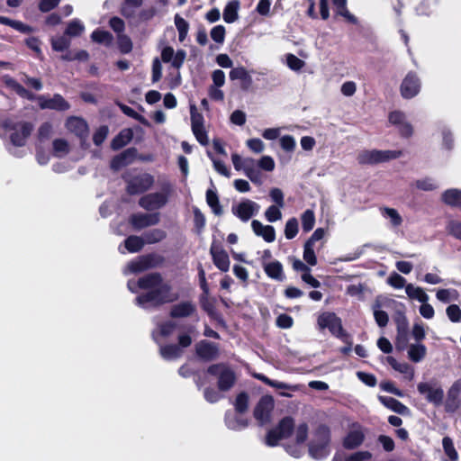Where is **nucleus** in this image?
<instances>
[{
    "mask_svg": "<svg viewBox=\"0 0 461 461\" xmlns=\"http://www.w3.org/2000/svg\"><path fill=\"white\" fill-rule=\"evenodd\" d=\"M210 254L212 256L214 266L222 272H227L230 268V258L228 253L222 248L221 242L213 240L210 247Z\"/></svg>",
    "mask_w": 461,
    "mask_h": 461,
    "instance_id": "nucleus-8",
    "label": "nucleus"
},
{
    "mask_svg": "<svg viewBox=\"0 0 461 461\" xmlns=\"http://www.w3.org/2000/svg\"><path fill=\"white\" fill-rule=\"evenodd\" d=\"M421 82L415 71H409L400 86L401 95L404 99L415 97L420 91Z\"/></svg>",
    "mask_w": 461,
    "mask_h": 461,
    "instance_id": "nucleus-6",
    "label": "nucleus"
},
{
    "mask_svg": "<svg viewBox=\"0 0 461 461\" xmlns=\"http://www.w3.org/2000/svg\"><path fill=\"white\" fill-rule=\"evenodd\" d=\"M208 94L210 98L214 101H222L224 99V94L218 86H210Z\"/></svg>",
    "mask_w": 461,
    "mask_h": 461,
    "instance_id": "nucleus-61",
    "label": "nucleus"
},
{
    "mask_svg": "<svg viewBox=\"0 0 461 461\" xmlns=\"http://www.w3.org/2000/svg\"><path fill=\"white\" fill-rule=\"evenodd\" d=\"M174 20H175V25L178 32V40L180 42H183L187 36L188 30H189V23L183 17H181L178 14H176L175 15Z\"/></svg>",
    "mask_w": 461,
    "mask_h": 461,
    "instance_id": "nucleus-27",
    "label": "nucleus"
},
{
    "mask_svg": "<svg viewBox=\"0 0 461 461\" xmlns=\"http://www.w3.org/2000/svg\"><path fill=\"white\" fill-rule=\"evenodd\" d=\"M160 221L158 212L152 213H142L137 212L132 213L129 217V223L134 230H140L144 228L157 225Z\"/></svg>",
    "mask_w": 461,
    "mask_h": 461,
    "instance_id": "nucleus-9",
    "label": "nucleus"
},
{
    "mask_svg": "<svg viewBox=\"0 0 461 461\" xmlns=\"http://www.w3.org/2000/svg\"><path fill=\"white\" fill-rule=\"evenodd\" d=\"M206 203L212 209L215 215H221L223 213L222 206L220 204L219 196L216 191L208 189L206 191Z\"/></svg>",
    "mask_w": 461,
    "mask_h": 461,
    "instance_id": "nucleus-22",
    "label": "nucleus"
},
{
    "mask_svg": "<svg viewBox=\"0 0 461 461\" xmlns=\"http://www.w3.org/2000/svg\"><path fill=\"white\" fill-rule=\"evenodd\" d=\"M60 0H41L39 3V10L42 13H48L58 6Z\"/></svg>",
    "mask_w": 461,
    "mask_h": 461,
    "instance_id": "nucleus-54",
    "label": "nucleus"
},
{
    "mask_svg": "<svg viewBox=\"0 0 461 461\" xmlns=\"http://www.w3.org/2000/svg\"><path fill=\"white\" fill-rule=\"evenodd\" d=\"M193 214H194V230L197 235H201L204 230L206 224V219L202 211L196 207H193Z\"/></svg>",
    "mask_w": 461,
    "mask_h": 461,
    "instance_id": "nucleus-24",
    "label": "nucleus"
},
{
    "mask_svg": "<svg viewBox=\"0 0 461 461\" xmlns=\"http://www.w3.org/2000/svg\"><path fill=\"white\" fill-rule=\"evenodd\" d=\"M25 44L30 50H33L37 54V56L41 54V42L39 38L33 36L29 37L25 40Z\"/></svg>",
    "mask_w": 461,
    "mask_h": 461,
    "instance_id": "nucleus-50",
    "label": "nucleus"
},
{
    "mask_svg": "<svg viewBox=\"0 0 461 461\" xmlns=\"http://www.w3.org/2000/svg\"><path fill=\"white\" fill-rule=\"evenodd\" d=\"M119 49L123 54H127L132 50V42L128 36H122L119 39Z\"/></svg>",
    "mask_w": 461,
    "mask_h": 461,
    "instance_id": "nucleus-56",
    "label": "nucleus"
},
{
    "mask_svg": "<svg viewBox=\"0 0 461 461\" xmlns=\"http://www.w3.org/2000/svg\"><path fill=\"white\" fill-rule=\"evenodd\" d=\"M190 119L192 131L204 128L203 115L197 111L194 104H190Z\"/></svg>",
    "mask_w": 461,
    "mask_h": 461,
    "instance_id": "nucleus-26",
    "label": "nucleus"
},
{
    "mask_svg": "<svg viewBox=\"0 0 461 461\" xmlns=\"http://www.w3.org/2000/svg\"><path fill=\"white\" fill-rule=\"evenodd\" d=\"M196 140L203 146H206L209 143L208 134L205 128L192 131Z\"/></svg>",
    "mask_w": 461,
    "mask_h": 461,
    "instance_id": "nucleus-58",
    "label": "nucleus"
},
{
    "mask_svg": "<svg viewBox=\"0 0 461 461\" xmlns=\"http://www.w3.org/2000/svg\"><path fill=\"white\" fill-rule=\"evenodd\" d=\"M165 262V258L157 253H148L139 257L137 260L131 261L129 268L132 273H140L145 270L161 266Z\"/></svg>",
    "mask_w": 461,
    "mask_h": 461,
    "instance_id": "nucleus-5",
    "label": "nucleus"
},
{
    "mask_svg": "<svg viewBox=\"0 0 461 461\" xmlns=\"http://www.w3.org/2000/svg\"><path fill=\"white\" fill-rule=\"evenodd\" d=\"M441 201L447 206L461 210V189H447L441 194Z\"/></svg>",
    "mask_w": 461,
    "mask_h": 461,
    "instance_id": "nucleus-17",
    "label": "nucleus"
},
{
    "mask_svg": "<svg viewBox=\"0 0 461 461\" xmlns=\"http://www.w3.org/2000/svg\"><path fill=\"white\" fill-rule=\"evenodd\" d=\"M171 184L169 182H166L162 185V191L164 193L155 192L148 194L139 200V205L147 211L162 208L167 203V196L171 192Z\"/></svg>",
    "mask_w": 461,
    "mask_h": 461,
    "instance_id": "nucleus-4",
    "label": "nucleus"
},
{
    "mask_svg": "<svg viewBox=\"0 0 461 461\" xmlns=\"http://www.w3.org/2000/svg\"><path fill=\"white\" fill-rule=\"evenodd\" d=\"M401 137L408 139L413 134V128L410 122H403L402 124L397 126Z\"/></svg>",
    "mask_w": 461,
    "mask_h": 461,
    "instance_id": "nucleus-57",
    "label": "nucleus"
},
{
    "mask_svg": "<svg viewBox=\"0 0 461 461\" xmlns=\"http://www.w3.org/2000/svg\"><path fill=\"white\" fill-rule=\"evenodd\" d=\"M216 62L220 67L224 68H232L233 65L232 60L227 54H219L216 57Z\"/></svg>",
    "mask_w": 461,
    "mask_h": 461,
    "instance_id": "nucleus-64",
    "label": "nucleus"
},
{
    "mask_svg": "<svg viewBox=\"0 0 461 461\" xmlns=\"http://www.w3.org/2000/svg\"><path fill=\"white\" fill-rule=\"evenodd\" d=\"M271 1L270 0H259L256 10L261 15H268L270 11Z\"/></svg>",
    "mask_w": 461,
    "mask_h": 461,
    "instance_id": "nucleus-62",
    "label": "nucleus"
},
{
    "mask_svg": "<svg viewBox=\"0 0 461 461\" xmlns=\"http://www.w3.org/2000/svg\"><path fill=\"white\" fill-rule=\"evenodd\" d=\"M357 86L355 82L347 81L341 86V93L346 96H351L356 93Z\"/></svg>",
    "mask_w": 461,
    "mask_h": 461,
    "instance_id": "nucleus-63",
    "label": "nucleus"
},
{
    "mask_svg": "<svg viewBox=\"0 0 461 461\" xmlns=\"http://www.w3.org/2000/svg\"><path fill=\"white\" fill-rule=\"evenodd\" d=\"M66 128L78 137L81 141H85L88 137V124L83 118L70 116L66 122Z\"/></svg>",
    "mask_w": 461,
    "mask_h": 461,
    "instance_id": "nucleus-10",
    "label": "nucleus"
},
{
    "mask_svg": "<svg viewBox=\"0 0 461 461\" xmlns=\"http://www.w3.org/2000/svg\"><path fill=\"white\" fill-rule=\"evenodd\" d=\"M225 34H226L225 27L221 24L214 26L210 32V36H211L212 40L213 41H215L216 43H220V44L224 42Z\"/></svg>",
    "mask_w": 461,
    "mask_h": 461,
    "instance_id": "nucleus-36",
    "label": "nucleus"
},
{
    "mask_svg": "<svg viewBox=\"0 0 461 461\" xmlns=\"http://www.w3.org/2000/svg\"><path fill=\"white\" fill-rule=\"evenodd\" d=\"M336 9L337 14L344 17L348 23L351 24L357 23V18L348 10L347 5H344V7H338Z\"/></svg>",
    "mask_w": 461,
    "mask_h": 461,
    "instance_id": "nucleus-51",
    "label": "nucleus"
},
{
    "mask_svg": "<svg viewBox=\"0 0 461 461\" xmlns=\"http://www.w3.org/2000/svg\"><path fill=\"white\" fill-rule=\"evenodd\" d=\"M137 155L138 150L136 148H128L112 158L110 167L113 170L117 171L131 164L136 158Z\"/></svg>",
    "mask_w": 461,
    "mask_h": 461,
    "instance_id": "nucleus-11",
    "label": "nucleus"
},
{
    "mask_svg": "<svg viewBox=\"0 0 461 461\" xmlns=\"http://www.w3.org/2000/svg\"><path fill=\"white\" fill-rule=\"evenodd\" d=\"M212 78L213 82V86L221 87L225 83V74L221 69H216L212 74Z\"/></svg>",
    "mask_w": 461,
    "mask_h": 461,
    "instance_id": "nucleus-59",
    "label": "nucleus"
},
{
    "mask_svg": "<svg viewBox=\"0 0 461 461\" xmlns=\"http://www.w3.org/2000/svg\"><path fill=\"white\" fill-rule=\"evenodd\" d=\"M240 0H230L223 9V20L227 23H232L239 18Z\"/></svg>",
    "mask_w": 461,
    "mask_h": 461,
    "instance_id": "nucleus-19",
    "label": "nucleus"
},
{
    "mask_svg": "<svg viewBox=\"0 0 461 461\" xmlns=\"http://www.w3.org/2000/svg\"><path fill=\"white\" fill-rule=\"evenodd\" d=\"M402 155V150H363L357 155V162L360 165H376L399 158Z\"/></svg>",
    "mask_w": 461,
    "mask_h": 461,
    "instance_id": "nucleus-3",
    "label": "nucleus"
},
{
    "mask_svg": "<svg viewBox=\"0 0 461 461\" xmlns=\"http://www.w3.org/2000/svg\"><path fill=\"white\" fill-rule=\"evenodd\" d=\"M230 80H240V88L248 91L253 83L252 77L244 67L234 68L229 74Z\"/></svg>",
    "mask_w": 461,
    "mask_h": 461,
    "instance_id": "nucleus-14",
    "label": "nucleus"
},
{
    "mask_svg": "<svg viewBox=\"0 0 461 461\" xmlns=\"http://www.w3.org/2000/svg\"><path fill=\"white\" fill-rule=\"evenodd\" d=\"M266 274L276 280H283L284 272L282 264L276 260L267 264L264 267Z\"/></svg>",
    "mask_w": 461,
    "mask_h": 461,
    "instance_id": "nucleus-23",
    "label": "nucleus"
},
{
    "mask_svg": "<svg viewBox=\"0 0 461 461\" xmlns=\"http://www.w3.org/2000/svg\"><path fill=\"white\" fill-rule=\"evenodd\" d=\"M109 132L108 126L102 125L100 126L93 135V142L96 146H100L105 140Z\"/></svg>",
    "mask_w": 461,
    "mask_h": 461,
    "instance_id": "nucleus-40",
    "label": "nucleus"
},
{
    "mask_svg": "<svg viewBox=\"0 0 461 461\" xmlns=\"http://www.w3.org/2000/svg\"><path fill=\"white\" fill-rule=\"evenodd\" d=\"M279 206L270 205L265 212V217L269 222L277 221L282 218V212Z\"/></svg>",
    "mask_w": 461,
    "mask_h": 461,
    "instance_id": "nucleus-39",
    "label": "nucleus"
},
{
    "mask_svg": "<svg viewBox=\"0 0 461 461\" xmlns=\"http://www.w3.org/2000/svg\"><path fill=\"white\" fill-rule=\"evenodd\" d=\"M303 259L310 266H315L317 264V258L313 249V246L310 243H304Z\"/></svg>",
    "mask_w": 461,
    "mask_h": 461,
    "instance_id": "nucleus-38",
    "label": "nucleus"
},
{
    "mask_svg": "<svg viewBox=\"0 0 461 461\" xmlns=\"http://www.w3.org/2000/svg\"><path fill=\"white\" fill-rule=\"evenodd\" d=\"M302 226L304 232L312 230L315 224V215L312 210L307 209L301 217Z\"/></svg>",
    "mask_w": 461,
    "mask_h": 461,
    "instance_id": "nucleus-30",
    "label": "nucleus"
},
{
    "mask_svg": "<svg viewBox=\"0 0 461 461\" xmlns=\"http://www.w3.org/2000/svg\"><path fill=\"white\" fill-rule=\"evenodd\" d=\"M54 155L59 157L69 152L68 142L64 139H55L52 142Z\"/></svg>",
    "mask_w": 461,
    "mask_h": 461,
    "instance_id": "nucleus-34",
    "label": "nucleus"
},
{
    "mask_svg": "<svg viewBox=\"0 0 461 461\" xmlns=\"http://www.w3.org/2000/svg\"><path fill=\"white\" fill-rule=\"evenodd\" d=\"M382 213L384 216L391 219V222L393 226H400L402 222V219L397 210L393 208L384 207L382 209Z\"/></svg>",
    "mask_w": 461,
    "mask_h": 461,
    "instance_id": "nucleus-35",
    "label": "nucleus"
},
{
    "mask_svg": "<svg viewBox=\"0 0 461 461\" xmlns=\"http://www.w3.org/2000/svg\"><path fill=\"white\" fill-rule=\"evenodd\" d=\"M9 86L14 90V92L21 97L26 98L28 100H37V96H35L34 94H32L31 91L27 90L24 86H23L18 82L12 80L11 83H9Z\"/></svg>",
    "mask_w": 461,
    "mask_h": 461,
    "instance_id": "nucleus-32",
    "label": "nucleus"
},
{
    "mask_svg": "<svg viewBox=\"0 0 461 461\" xmlns=\"http://www.w3.org/2000/svg\"><path fill=\"white\" fill-rule=\"evenodd\" d=\"M269 195L274 203L279 207H284V194L283 191L277 187H274L270 190Z\"/></svg>",
    "mask_w": 461,
    "mask_h": 461,
    "instance_id": "nucleus-47",
    "label": "nucleus"
},
{
    "mask_svg": "<svg viewBox=\"0 0 461 461\" xmlns=\"http://www.w3.org/2000/svg\"><path fill=\"white\" fill-rule=\"evenodd\" d=\"M387 284L393 288H415L411 284L406 285L405 278L396 272L390 275Z\"/></svg>",
    "mask_w": 461,
    "mask_h": 461,
    "instance_id": "nucleus-29",
    "label": "nucleus"
},
{
    "mask_svg": "<svg viewBox=\"0 0 461 461\" xmlns=\"http://www.w3.org/2000/svg\"><path fill=\"white\" fill-rule=\"evenodd\" d=\"M230 122L238 126H242L246 122V113L241 110H235L230 118Z\"/></svg>",
    "mask_w": 461,
    "mask_h": 461,
    "instance_id": "nucleus-53",
    "label": "nucleus"
},
{
    "mask_svg": "<svg viewBox=\"0 0 461 461\" xmlns=\"http://www.w3.org/2000/svg\"><path fill=\"white\" fill-rule=\"evenodd\" d=\"M208 157L212 159L213 167L219 174L230 176V170L221 160L214 158L211 152H208Z\"/></svg>",
    "mask_w": 461,
    "mask_h": 461,
    "instance_id": "nucleus-44",
    "label": "nucleus"
},
{
    "mask_svg": "<svg viewBox=\"0 0 461 461\" xmlns=\"http://www.w3.org/2000/svg\"><path fill=\"white\" fill-rule=\"evenodd\" d=\"M162 276L159 273H149L138 281V288H168L162 286Z\"/></svg>",
    "mask_w": 461,
    "mask_h": 461,
    "instance_id": "nucleus-16",
    "label": "nucleus"
},
{
    "mask_svg": "<svg viewBox=\"0 0 461 461\" xmlns=\"http://www.w3.org/2000/svg\"><path fill=\"white\" fill-rule=\"evenodd\" d=\"M447 231L451 236L461 240V221H450L447 225Z\"/></svg>",
    "mask_w": 461,
    "mask_h": 461,
    "instance_id": "nucleus-52",
    "label": "nucleus"
},
{
    "mask_svg": "<svg viewBox=\"0 0 461 461\" xmlns=\"http://www.w3.org/2000/svg\"><path fill=\"white\" fill-rule=\"evenodd\" d=\"M52 133V125L46 122H43L38 130V140L42 142L44 140H47L50 138Z\"/></svg>",
    "mask_w": 461,
    "mask_h": 461,
    "instance_id": "nucleus-42",
    "label": "nucleus"
},
{
    "mask_svg": "<svg viewBox=\"0 0 461 461\" xmlns=\"http://www.w3.org/2000/svg\"><path fill=\"white\" fill-rule=\"evenodd\" d=\"M298 221L295 217L290 218L285 226V236L287 240H293L298 234Z\"/></svg>",
    "mask_w": 461,
    "mask_h": 461,
    "instance_id": "nucleus-31",
    "label": "nucleus"
},
{
    "mask_svg": "<svg viewBox=\"0 0 461 461\" xmlns=\"http://www.w3.org/2000/svg\"><path fill=\"white\" fill-rule=\"evenodd\" d=\"M258 166L265 171H273L275 168V161L270 156H263L258 161Z\"/></svg>",
    "mask_w": 461,
    "mask_h": 461,
    "instance_id": "nucleus-46",
    "label": "nucleus"
},
{
    "mask_svg": "<svg viewBox=\"0 0 461 461\" xmlns=\"http://www.w3.org/2000/svg\"><path fill=\"white\" fill-rule=\"evenodd\" d=\"M91 39L95 42L109 45L113 41V34L108 31L95 29L91 33Z\"/></svg>",
    "mask_w": 461,
    "mask_h": 461,
    "instance_id": "nucleus-28",
    "label": "nucleus"
},
{
    "mask_svg": "<svg viewBox=\"0 0 461 461\" xmlns=\"http://www.w3.org/2000/svg\"><path fill=\"white\" fill-rule=\"evenodd\" d=\"M145 245L143 237L131 235L124 240V247L130 253L140 252Z\"/></svg>",
    "mask_w": 461,
    "mask_h": 461,
    "instance_id": "nucleus-21",
    "label": "nucleus"
},
{
    "mask_svg": "<svg viewBox=\"0 0 461 461\" xmlns=\"http://www.w3.org/2000/svg\"><path fill=\"white\" fill-rule=\"evenodd\" d=\"M142 4L143 0H122L121 14L127 19L134 17L136 9L140 7Z\"/></svg>",
    "mask_w": 461,
    "mask_h": 461,
    "instance_id": "nucleus-20",
    "label": "nucleus"
},
{
    "mask_svg": "<svg viewBox=\"0 0 461 461\" xmlns=\"http://www.w3.org/2000/svg\"><path fill=\"white\" fill-rule=\"evenodd\" d=\"M133 131L131 128H124L112 140L111 149L119 150L129 144L133 139Z\"/></svg>",
    "mask_w": 461,
    "mask_h": 461,
    "instance_id": "nucleus-15",
    "label": "nucleus"
},
{
    "mask_svg": "<svg viewBox=\"0 0 461 461\" xmlns=\"http://www.w3.org/2000/svg\"><path fill=\"white\" fill-rule=\"evenodd\" d=\"M70 41L65 36L51 40V47L55 51H64L69 47Z\"/></svg>",
    "mask_w": 461,
    "mask_h": 461,
    "instance_id": "nucleus-41",
    "label": "nucleus"
},
{
    "mask_svg": "<svg viewBox=\"0 0 461 461\" xmlns=\"http://www.w3.org/2000/svg\"><path fill=\"white\" fill-rule=\"evenodd\" d=\"M37 101L41 110L65 112L70 108L69 103L60 94H55L51 98L41 95L37 96Z\"/></svg>",
    "mask_w": 461,
    "mask_h": 461,
    "instance_id": "nucleus-7",
    "label": "nucleus"
},
{
    "mask_svg": "<svg viewBox=\"0 0 461 461\" xmlns=\"http://www.w3.org/2000/svg\"><path fill=\"white\" fill-rule=\"evenodd\" d=\"M167 237V232L161 229H153L143 234L145 244H155L162 241Z\"/></svg>",
    "mask_w": 461,
    "mask_h": 461,
    "instance_id": "nucleus-25",
    "label": "nucleus"
},
{
    "mask_svg": "<svg viewBox=\"0 0 461 461\" xmlns=\"http://www.w3.org/2000/svg\"><path fill=\"white\" fill-rule=\"evenodd\" d=\"M388 121L391 124L398 126L405 121V114L398 110L393 111L389 113Z\"/></svg>",
    "mask_w": 461,
    "mask_h": 461,
    "instance_id": "nucleus-48",
    "label": "nucleus"
},
{
    "mask_svg": "<svg viewBox=\"0 0 461 461\" xmlns=\"http://www.w3.org/2000/svg\"><path fill=\"white\" fill-rule=\"evenodd\" d=\"M122 178L126 184V192L130 195L144 194L149 191L155 183L154 176L149 173L131 175L130 172H125L122 176Z\"/></svg>",
    "mask_w": 461,
    "mask_h": 461,
    "instance_id": "nucleus-2",
    "label": "nucleus"
},
{
    "mask_svg": "<svg viewBox=\"0 0 461 461\" xmlns=\"http://www.w3.org/2000/svg\"><path fill=\"white\" fill-rule=\"evenodd\" d=\"M251 228L253 232L258 236L263 238V240L271 243L276 240V230L272 225H263L258 220H253L251 221Z\"/></svg>",
    "mask_w": 461,
    "mask_h": 461,
    "instance_id": "nucleus-13",
    "label": "nucleus"
},
{
    "mask_svg": "<svg viewBox=\"0 0 461 461\" xmlns=\"http://www.w3.org/2000/svg\"><path fill=\"white\" fill-rule=\"evenodd\" d=\"M258 204L253 201L246 200L240 202L237 206H232V213L242 221H248L254 216L258 209Z\"/></svg>",
    "mask_w": 461,
    "mask_h": 461,
    "instance_id": "nucleus-12",
    "label": "nucleus"
},
{
    "mask_svg": "<svg viewBox=\"0 0 461 461\" xmlns=\"http://www.w3.org/2000/svg\"><path fill=\"white\" fill-rule=\"evenodd\" d=\"M186 57V52L184 50H178L174 54V59L172 60V66L176 68H179L183 64Z\"/></svg>",
    "mask_w": 461,
    "mask_h": 461,
    "instance_id": "nucleus-60",
    "label": "nucleus"
},
{
    "mask_svg": "<svg viewBox=\"0 0 461 461\" xmlns=\"http://www.w3.org/2000/svg\"><path fill=\"white\" fill-rule=\"evenodd\" d=\"M286 64L290 69L299 71L304 67L305 62L295 55L289 53L286 55Z\"/></svg>",
    "mask_w": 461,
    "mask_h": 461,
    "instance_id": "nucleus-37",
    "label": "nucleus"
},
{
    "mask_svg": "<svg viewBox=\"0 0 461 461\" xmlns=\"http://www.w3.org/2000/svg\"><path fill=\"white\" fill-rule=\"evenodd\" d=\"M84 30L85 27L80 21L73 20L70 23H68L65 30V34L70 37H77L81 35Z\"/></svg>",
    "mask_w": 461,
    "mask_h": 461,
    "instance_id": "nucleus-33",
    "label": "nucleus"
},
{
    "mask_svg": "<svg viewBox=\"0 0 461 461\" xmlns=\"http://www.w3.org/2000/svg\"><path fill=\"white\" fill-rule=\"evenodd\" d=\"M1 126L5 131L11 132L9 139L14 147L25 146L34 129V125L31 122H15L11 118L4 119Z\"/></svg>",
    "mask_w": 461,
    "mask_h": 461,
    "instance_id": "nucleus-1",
    "label": "nucleus"
},
{
    "mask_svg": "<svg viewBox=\"0 0 461 461\" xmlns=\"http://www.w3.org/2000/svg\"><path fill=\"white\" fill-rule=\"evenodd\" d=\"M415 186L422 191H433L437 188V185L429 177L417 180L415 182Z\"/></svg>",
    "mask_w": 461,
    "mask_h": 461,
    "instance_id": "nucleus-43",
    "label": "nucleus"
},
{
    "mask_svg": "<svg viewBox=\"0 0 461 461\" xmlns=\"http://www.w3.org/2000/svg\"><path fill=\"white\" fill-rule=\"evenodd\" d=\"M162 77V66L158 58H155L152 62V76L151 80L153 83L158 82Z\"/></svg>",
    "mask_w": 461,
    "mask_h": 461,
    "instance_id": "nucleus-49",
    "label": "nucleus"
},
{
    "mask_svg": "<svg viewBox=\"0 0 461 461\" xmlns=\"http://www.w3.org/2000/svg\"><path fill=\"white\" fill-rule=\"evenodd\" d=\"M295 145L294 138L291 135H285L280 139L281 148L287 152H293L295 149Z\"/></svg>",
    "mask_w": 461,
    "mask_h": 461,
    "instance_id": "nucleus-45",
    "label": "nucleus"
},
{
    "mask_svg": "<svg viewBox=\"0 0 461 461\" xmlns=\"http://www.w3.org/2000/svg\"><path fill=\"white\" fill-rule=\"evenodd\" d=\"M243 171L246 176L254 184L261 185V173L255 167V160L251 158H247L243 161Z\"/></svg>",
    "mask_w": 461,
    "mask_h": 461,
    "instance_id": "nucleus-18",
    "label": "nucleus"
},
{
    "mask_svg": "<svg viewBox=\"0 0 461 461\" xmlns=\"http://www.w3.org/2000/svg\"><path fill=\"white\" fill-rule=\"evenodd\" d=\"M247 146L255 153H261L264 149V143L258 138L249 139L247 141Z\"/></svg>",
    "mask_w": 461,
    "mask_h": 461,
    "instance_id": "nucleus-55",
    "label": "nucleus"
}]
</instances>
